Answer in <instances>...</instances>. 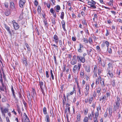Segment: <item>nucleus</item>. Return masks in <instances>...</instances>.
Returning <instances> with one entry per match:
<instances>
[{
  "label": "nucleus",
  "instance_id": "f257e3e1",
  "mask_svg": "<svg viewBox=\"0 0 122 122\" xmlns=\"http://www.w3.org/2000/svg\"><path fill=\"white\" fill-rule=\"evenodd\" d=\"M117 100L116 101L115 103L113 105L114 111L117 112V110L120 107V99L118 97H117Z\"/></svg>",
  "mask_w": 122,
  "mask_h": 122
},
{
  "label": "nucleus",
  "instance_id": "f03ea898",
  "mask_svg": "<svg viewBox=\"0 0 122 122\" xmlns=\"http://www.w3.org/2000/svg\"><path fill=\"white\" fill-rule=\"evenodd\" d=\"M14 29L17 30L19 28L20 26L18 24L15 22V20H13L12 21Z\"/></svg>",
  "mask_w": 122,
  "mask_h": 122
},
{
  "label": "nucleus",
  "instance_id": "7ed1b4c3",
  "mask_svg": "<svg viewBox=\"0 0 122 122\" xmlns=\"http://www.w3.org/2000/svg\"><path fill=\"white\" fill-rule=\"evenodd\" d=\"M89 85L86 84V85L85 88L84 89V93L85 94V96H87L89 94Z\"/></svg>",
  "mask_w": 122,
  "mask_h": 122
},
{
  "label": "nucleus",
  "instance_id": "20e7f679",
  "mask_svg": "<svg viewBox=\"0 0 122 122\" xmlns=\"http://www.w3.org/2000/svg\"><path fill=\"white\" fill-rule=\"evenodd\" d=\"M29 119L25 113L24 114L23 117L22 119V122H30Z\"/></svg>",
  "mask_w": 122,
  "mask_h": 122
},
{
  "label": "nucleus",
  "instance_id": "39448f33",
  "mask_svg": "<svg viewBox=\"0 0 122 122\" xmlns=\"http://www.w3.org/2000/svg\"><path fill=\"white\" fill-rule=\"evenodd\" d=\"M83 57H82L81 56H77V58L78 59V61H80L82 63H84L85 62V60L84 58Z\"/></svg>",
  "mask_w": 122,
  "mask_h": 122
},
{
  "label": "nucleus",
  "instance_id": "423d86ee",
  "mask_svg": "<svg viewBox=\"0 0 122 122\" xmlns=\"http://www.w3.org/2000/svg\"><path fill=\"white\" fill-rule=\"evenodd\" d=\"M25 0H20L19 2V5L20 7L22 8L25 2Z\"/></svg>",
  "mask_w": 122,
  "mask_h": 122
},
{
  "label": "nucleus",
  "instance_id": "0eeeda50",
  "mask_svg": "<svg viewBox=\"0 0 122 122\" xmlns=\"http://www.w3.org/2000/svg\"><path fill=\"white\" fill-rule=\"evenodd\" d=\"M53 38L54 40L53 41H54L56 44H57L58 41V38L57 35H55L53 37Z\"/></svg>",
  "mask_w": 122,
  "mask_h": 122
},
{
  "label": "nucleus",
  "instance_id": "6e6552de",
  "mask_svg": "<svg viewBox=\"0 0 122 122\" xmlns=\"http://www.w3.org/2000/svg\"><path fill=\"white\" fill-rule=\"evenodd\" d=\"M85 70L87 72H88L90 71V67L89 66H84Z\"/></svg>",
  "mask_w": 122,
  "mask_h": 122
},
{
  "label": "nucleus",
  "instance_id": "1a4fd4ad",
  "mask_svg": "<svg viewBox=\"0 0 122 122\" xmlns=\"http://www.w3.org/2000/svg\"><path fill=\"white\" fill-rule=\"evenodd\" d=\"M78 69V66L77 65H75L73 68L72 71L74 73H76L77 71V70Z\"/></svg>",
  "mask_w": 122,
  "mask_h": 122
},
{
  "label": "nucleus",
  "instance_id": "9d476101",
  "mask_svg": "<svg viewBox=\"0 0 122 122\" xmlns=\"http://www.w3.org/2000/svg\"><path fill=\"white\" fill-rule=\"evenodd\" d=\"M11 91L12 93L13 97H14L15 100L17 101L18 100L16 98V97L15 95V94L14 91L12 86V87L11 88Z\"/></svg>",
  "mask_w": 122,
  "mask_h": 122
},
{
  "label": "nucleus",
  "instance_id": "9b49d317",
  "mask_svg": "<svg viewBox=\"0 0 122 122\" xmlns=\"http://www.w3.org/2000/svg\"><path fill=\"white\" fill-rule=\"evenodd\" d=\"M96 90L97 91V93L99 94L100 93V95L101 94V93H100V92L101 91V88L99 86L97 87L96 89Z\"/></svg>",
  "mask_w": 122,
  "mask_h": 122
},
{
  "label": "nucleus",
  "instance_id": "f8f14e48",
  "mask_svg": "<svg viewBox=\"0 0 122 122\" xmlns=\"http://www.w3.org/2000/svg\"><path fill=\"white\" fill-rule=\"evenodd\" d=\"M96 2L93 0H91V1H88V4L90 5H95L96 4Z\"/></svg>",
  "mask_w": 122,
  "mask_h": 122
},
{
  "label": "nucleus",
  "instance_id": "ddd939ff",
  "mask_svg": "<svg viewBox=\"0 0 122 122\" xmlns=\"http://www.w3.org/2000/svg\"><path fill=\"white\" fill-rule=\"evenodd\" d=\"M0 109L1 111V112L2 111L4 113H6L8 111V109L7 108H5L4 109L2 107H0Z\"/></svg>",
  "mask_w": 122,
  "mask_h": 122
},
{
  "label": "nucleus",
  "instance_id": "4468645a",
  "mask_svg": "<svg viewBox=\"0 0 122 122\" xmlns=\"http://www.w3.org/2000/svg\"><path fill=\"white\" fill-rule=\"evenodd\" d=\"M61 22L62 25V27L63 28L64 30V31H66V30L65 27V21L64 20H63L61 21Z\"/></svg>",
  "mask_w": 122,
  "mask_h": 122
},
{
  "label": "nucleus",
  "instance_id": "2eb2a0df",
  "mask_svg": "<svg viewBox=\"0 0 122 122\" xmlns=\"http://www.w3.org/2000/svg\"><path fill=\"white\" fill-rule=\"evenodd\" d=\"M80 73L81 77V78H83L84 74V71L83 70H81L80 72Z\"/></svg>",
  "mask_w": 122,
  "mask_h": 122
},
{
  "label": "nucleus",
  "instance_id": "dca6fc26",
  "mask_svg": "<svg viewBox=\"0 0 122 122\" xmlns=\"http://www.w3.org/2000/svg\"><path fill=\"white\" fill-rule=\"evenodd\" d=\"M55 10L57 12H59L60 9V7L59 5H57L55 7Z\"/></svg>",
  "mask_w": 122,
  "mask_h": 122
},
{
  "label": "nucleus",
  "instance_id": "f3484780",
  "mask_svg": "<svg viewBox=\"0 0 122 122\" xmlns=\"http://www.w3.org/2000/svg\"><path fill=\"white\" fill-rule=\"evenodd\" d=\"M76 59H72V60L70 62V63L71 65H73L76 64Z\"/></svg>",
  "mask_w": 122,
  "mask_h": 122
},
{
  "label": "nucleus",
  "instance_id": "a211bd4d",
  "mask_svg": "<svg viewBox=\"0 0 122 122\" xmlns=\"http://www.w3.org/2000/svg\"><path fill=\"white\" fill-rule=\"evenodd\" d=\"M36 95V92L34 88H32V92H31V96L33 98Z\"/></svg>",
  "mask_w": 122,
  "mask_h": 122
},
{
  "label": "nucleus",
  "instance_id": "6ab92c4d",
  "mask_svg": "<svg viewBox=\"0 0 122 122\" xmlns=\"http://www.w3.org/2000/svg\"><path fill=\"white\" fill-rule=\"evenodd\" d=\"M28 103L29 106L30 107H31L32 106V99H30L28 100Z\"/></svg>",
  "mask_w": 122,
  "mask_h": 122
},
{
  "label": "nucleus",
  "instance_id": "aec40b11",
  "mask_svg": "<svg viewBox=\"0 0 122 122\" xmlns=\"http://www.w3.org/2000/svg\"><path fill=\"white\" fill-rule=\"evenodd\" d=\"M106 98V97L105 95L103 96L102 97H100L99 99V101H101L102 100V102L103 101H104L105 100Z\"/></svg>",
  "mask_w": 122,
  "mask_h": 122
},
{
  "label": "nucleus",
  "instance_id": "412c9836",
  "mask_svg": "<svg viewBox=\"0 0 122 122\" xmlns=\"http://www.w3.org/2000/svg\"><path fill=\"white\" fill-rule=\"evenodd\" d=\"M10 6L11 8L13 9H14L15 8V5L14 4L13 2H11L10 3Z\"/></svg>",
  "mask_w": 122,
  "mask_h": 122
},
{
  "label": "nucleus",
  "instance_id": "4be33fe9",
  "mask_svg": "<svg viewBox=\"0 0 122 122\" xmlns=\"http://www.w3.org/2000/svg\"><path fill=\"white\" fill-rule=\"evenodd\" d=\"M97 65H95L94 66V68L93 72L94 73H95L97 72Z\"/></svg>",
  "mask_w": 122,
  "mask_h": 122
},
{
  "label": "nucleus",
  "instance_id": "5701e85b",
  "mask_svg": "<svg viewBox=\"0 0 122 122\" xmlns=\"http://www.w3.org/2000/svg\"><path fill=\"white\" fill-rule=\"evenodd\" d=\"M45 121L46 122L50 121V118L48 115H46L45 117Z\"/></svg>",
  "mask_w": 122,
  "mask_h": 122
},
{
  "label": "nucleus",
  "instance_id": "b1692460",
  "mask_svg": "<svg viewBox=\"0 0 122 122\" xmlns=\"http://www.w3.org/2000/svg\"><path fill=\"white\" fill-rule=\"evenodd\" d=\"M111 84L112 86L114 87L115 85V80H112L111 81Z\"/></svg>",
  "mask_w": 122,
  "mask_h": 122
},
{
  "label": "nucleus",
  "instance_id": "393cba45",
  "mask_svg": "<svg viewBox=\"0 0 122 122\" xmlns=\"http://www.w3.org/2000/svg\"><path fill=\"white\" fill-rule=\"evenodd\" d=\"M108 110L109 111V115H110V116L111 117L112 116V109H110V108H109V109L107 108V110Z\"/></svg>",
  "mask_w": 122,
  "mask_h": 122
},
{
  "label": "nucleus",
  "instance_id": "a878e982",
  "mask_svg": "<svg viewBox=\"0 0 122 122\" xmlns=\"http://www.w3.org/2000/svg\"><path fill=\"white\" fill-rule=\"evenodd\" d=\"M39 83L40 88H43V86L44 84L43 82L42 81H40Z\"/></svg>",
  "mask_w": 122,
  "mask_h": 122
},
{
  "label": "nucleus",
  "instance_id": "bb28decb",
  "mask_svg": "<svg viewBox=\"0 0 122 122\" xmlns=\"http://www.w3.org/2000/svg\"><path fill=\"white\" fill-rule=\"evenodd\" d=\"M77 120L79 121H80L81 120V115L80 114H79L77 115Z\"/></svg>",
  "mask_w": 122,
  "mask_h": 122
},
{
  "label": "nucleus",
  "instance_id": "cd10ccee",
  "mask_svg": "<svg viewBox=\"0 0 122 122\" xmlns=\"http://www.w3.org/2000/svg\"><path fill=\"white\" fill-rule=\"evenodd\" d=\"M98 112H96L95 114V117H94V118L96 119H97V118L98 117Z\"/></svg>",
  "mask_w": 122,
  "mask_h": 122
},
{
  "label": "nucleus",
  "instance_id": "c85d7f7f",
  "mask_svg": "<svg viewBox=\"0 0 122 122\" xmlns=\"http://www.w3.org/2000/svg\"><path fill=\"white\" fill-rule=\"evenodd\" d=\"M104 81L103 79V80L102 81H100L102 87H104L105 86V85L104 83Z\"/></svg>",
  "mask_w": 122,
  "mask_h": 122
},
{
  "label": "nucleus",
  "instance_id": "c756f323",
  "mask_svg": "<svg viewBox=\"0 0 122 122\" xmlns=\"http://www.w3.org/2000/svg\"><path fill=\"white\" fill-rule=\"evenodd\" d=\"M88 118L86 117H85L83 120V122H88Z\"/></svg>",
  "mask_w": 122,
  "mask_h": 122
},
{
  "label": "nucleus",
  "instance_id": "7c9ffc66",
  "mask_svg": "<svg viewBox=\"0 0 122 122\" xmlns=\"http://www.w3.org/2000/svg\"><path fill=\"white\" fill-rule=\"evenodd\" d=\"M43 111L44 114H46L47 113L46 109L45 107H44L43 108Z\"/></svg>",
  "mask_w": 122,
  "mask_h": 122
},
{
  "label": "nucleus",
  "instance_id": "2f4dec72",
  "mask_svg": "<svg viewBox=\"0 0 122 122\" xmlns=\"http://www.w3.org/2000/svg\"><path fill=\"white\" fill-rule=\"evenodd\" d=\"M23 64H25L26 66L28 65V63L27 61L26 60V59H24V60H23Z\"/></svg>",
  "mask_w": 122,
  "mask_h": 122
},
{
  "label": "nucleus",
  "instance_id": "473e14b6",
  "mask_svg": "<svg viewBox=\"0 0 122 122\" xmlns=\"http://www.w3.org/2000/svg\"><path fill=\"white\" fill-rule=\"evenodd\" d=\"M64 13L62 12L61 13V15L60 16V18L62 19H64Z\"/></svg>",
  "mask_w": 122,
  "mask_h": 122
},
{
  "label": "nucleus",
  "instance_id": "72a5a7b5",
  "mask_svg": "<svg viewBox=\"0 0 122 122\" xmlns=\"http://www.w3.org/2000/svg\"><path fill=\"white\" fill-rule=\"evenodd\" d=\"M108 74L112 78L113 77V75L112 73H111L110 71H109L108 72Z\"/></svg>",
  "mask_w": 122,
  "mask_h": 122
},
{
  "label": "nucleus",
  "instance_id": "f704fd0d",
  "mask_svg": "<svg viewBox=\"0 0 122 122\" xmlns=\"http://www.w3.org/2000/svg\"><path fill=\"white\" fill-rule=\"evenodd\" d=\"M81 88H79L78 91V92L79 93V94L78 95L80 97L81 96Z\"/></svg>",
  "mask_w": 122,
  "mask_h": 122
},
{
  "label": "nucleus",
  "instance_id": "c9c22d12",
  "mask_svg": "<svg viewBox=\"0 0 122 122\" xmlns=\"http://www.w3.org/2000/svg\"><path fill=\"white\" fill-rule=\"evenodd\" d=\"M104 43L105 44L107 48H108V46L109 45V42L107 41H105L104 42Z\"/></svg>",
  "mask_w": 122,
  "mask_h": 122
},
{
  "label": "nucleus",
  "instance_id": "e433bc0d",
  "mask_svg": "<svg viewBox=\"0 0 122 122\" xmlns=\"http://www.w3.org/2000/svg\"><path fill=\"white\" fill-rule=\"evenodd\" d=\"M98 71V75H100V74L101 73V69L99 67L97 69Z\"/></svg>",
  "mask_w": 122,
  "mask_h": 122
},
{
  "label": "nucleus",
  "instance_id": "4c0bfd02",
  "mask_svg": "<svg viewBox=\"0 0 122 122\" xmlns=\"http://www.w3.org/2000/svg\"><path fill=\"white\" fill-rule=\"evenodd\" d=\"M56 55H55V54H54V60L55 61V63L56 64L57 63V61H56Z\"/></svg>",
  "mask_w": 122,
  "mask_h": 122
},
{
  "label": "nucleus",
  "instance_id": "58836bf2",
  "mask_svg": "<svg viewBox=\"0 0 122 122\" xmlns=\"http://www.w3.org/2000/svg\"><path fill=\"white\" fill-rule=\"evenodd\" d=\"M95 5H90V8L95 9L96 8V7Z\"/></svg>",
  "mask_w": 122,
  "mask_h": 122
},
{
  "label": "nucleus",
  "instance_id": "ea45409f",
  "mask_svg": "<svg viewBox=\"0 0 122 122\" xmlns=\"http://www.w3.org/2000/svg\"><path fill=\"white\" fill-rule=\"evenodd\" d=\"M44 23L45 25L46 26V27H48V25L47 24L46 20H44Z\"/></svg>",
  "mask_w": 122,
  "mask_h": 122
},
{
  "label": "nucleus",
  "instance_id": "a19ab883",
  "mask_svg": "<svg viewBox=\"0 0 122 122\" xmlns=\"http://www.w3.org/2000/svg\"><path fill=\"white\" fill-rule=\"evenodd\" d=\"M80 48L78 50V51L79 52H82V50L81 49V48L82 47H83V46H81V44H80Z\"/></svg>",
  "mask_w": 122,
  "mask_h": 122
},
{
  "label": "nucleus",
  "instance_id": "79ce46f5",
  "mask_svg": "<svg viewBox=\"0 0 122 122\" xmlns=\"http://www.w3.org/2000/svg\"><path fill=\"white\" fill-rule=\"evenodd\" d=\"M83 41L84 42L86 43H88V40L86 38H84L83 39Z\"/></svg>",
  "mask_w": 122,
  "mask_h": 122
},
{
  "label": "nucleus",
  "instance_id": "37998d69",
  "mask_svg": "<svg viewBox=\"0 0 122 122\" xmlns=\"http://www.w3.org/2000/svg\"><path fill=\"white\" fill-rule=\"evenodd\" d=\"M97 112H99V110H101V107L100 105L99 104V106L97 107Z\"/></svg>",
  "mask_w": 122,
  "mask_h": 122
},
{
  "label": "nucleus",
  "instance_id": "c03bdc74",
  "mask_svg": "<svg viewBox=\"0 0 122 122\" xmlns=\"http://www.w3.org/2000/svg\"><path fill=\"white\" fill-rule=\"evenodd\" d=\"M6 98L4 97L2 99V101L3 102H6Z\"/></svg>",
  "mask_w": 122,
  "mask_h": 122
},
{
  "label": "nucleus",
  "instance_id": "a18cd8bd",
  "mask_svg": "<svg viewBox=\"0 0 122 122\" xmlns=\"http://www.w3.org/2000/svg\"><path fill=\"white\" fill-rule=\"evenodd\" d=\"M108 67L110 68H112L113 67L112 66V64L111 63H109L108 64Z\"/></svg>",
  "mask_w": 122,
  "mask_h": 122
},
{
  "label": "nucleus",
  "instance_id": "49530a36",
  "mask_svg": "<svg viewBox=\"0 0 122 122\" xmlns=\"http://www.w3.org/2000/svg\"><path fill=\"white\" fill-rule=\"evenodd\" d=\"M88 42L90 44H91L92 43V40L91 37H89L88 40Z\"/></svg>",
  "mask_w": 122,
  "mask_h": 122
},
{
  "label": "nucleus",
  "instance_id": "de8ad7c7",
  "mask_svg": "<svg viewBox=\"0 0 122 122\" xmlns=\"http://www.w3.org/2000/svg\"><path fill=\"white\" fill-rule=\"evenodd\" d=\"M82 24H84L85 25H87V23L86 22V20H83L82 21Z\"/></svg>",
  "mask_w": 122,
  "mask_h": 122
},
{
  "label": "nucleus",
  "instance_id": "09e8293b",
  "mask_svg": "<svg viewBox=\"0 0 122 122\" xmlns=\"http://www.w3.org/2000/svg\"><path fill=\"white\" fill-rule=\"evenodd\" d=\"M78 70L79 71H80V69L81 68V65L79 64V63H78Z\"/></svg>",
  "mask_w": 122,
  "mask_h": 122
},
{
  "label": "nucleus",
  "instance_id": "8fccbe9b",
  "mask_svg": "<svg viewBox=\"0 0 122 122\" xmlns=\"http://www.w3.org/2000/svg\"><path fill=\"white\" fill-rule=\"evenodd\" d=\"M93 100V97H92L89 99V102L90 104H91Z\"/></svg>",
  "mask_w": 122,
  "mask_h": 122
},
{
  "label": "nucleus",
  "instance_id": "3c124183",
  "mask_svg": "<svg viewBox=\"0 0 122 122\" xmlns=\"http://www.w3.org/2000/svg\"><path fill=\"white\" fill-rule=\"evenodd\" d=\"M38 11L39 13H40L41 12V7L39 5L38 6Z\"/></svg>",
  "mask_w": 122,
  "mask_h": 122
},
{
  "label": "nucleus",
  "instance_id": "603ef678",
  "mask_svg": "<svg viewBox=\"0 0 122 122\" xmlns=\"http://www.w3.org/2000/svg\"><path fill=\"white\" fill-rule=\"evenodd\" d=\"M25 45L26 46V48H27V50H30V48L29 47V46L28 44L27 43H26L25 44Z\"/></svg>",
  "mask_w": 122,
  "mask_h": 122
},
{
  "label": "nucleus",
  "instance_id": "864d4df0",
  "mask_svg": "<svg viewBox=\"0 0 122 122\" xmlns=\"http://www.w3.org/2000/svg\"><path fill=\"white\" fill-rule=\"evenodd\" d=\"M88 118L89 119L91 120L92 119V116H91V114L90 113V114H88Z\"/></svg>",
  "mask_w": 122,
  "mask_h": 122
},
{
  "label": "nucleus",
  "instance_id": "5fc2aeb1",
  "mask_svg": "<svg viewBox=\"0 0 122 122\" xmlns=\"http://www.w3.org/2000/svg\"><path fill=\"white\" fill-rule=\"evenodd\" d=\"M98 60H99V64H101V65H102V61L101 59V58L100 57H99V58L98 59Z\"/></svg>",
  "mask_w": 122,
  "mask_h": 122
},
{
  "label": "nucleus",
  "instance_id": "6e6d98bb",
  "mask_svg": "<svg viewBox=\"0 0 122 122\" xmlns=\"http://www.w3.org/2000/svg\"><path fill=\"white\" fill-rule=\"evenodd\" d=\"M51 45L54 46V47H53V48H54L56 49H57V47L58 46H56L55 44H51Z\"/></svg>",
  "mask_w": 122,
  "mask_h": 122
},
{
  "label": "nucleus",
  "instance_id": "4d7b16f0",
  "mask_svg": "<svg viewBox=\"0 0 122 122\" xmlns=\"http://www.w3.org/2000/svg\"><path fill=\"white\" fill-rule=\"evenodd\" d=\"M5 29H6L8 31H9V30H10L9 27L8 26H5Z\"/></svg>",
  "mask_w": 122,
  "mask_h": 122
},
{
  "label": "nucleus",
  "instance_id": "13d9d810",
  "mask_svg": "<svg viewBox=\"0 0 122 122\" xmlns=\"http://www.w3.org/2000/svg\"><path fill=\"white\" fill-rule=\"evenodd\" d=\"M59 45H60V46H62V42L61 40H59Z\"/></svg>",
  "mask_w": 122,
  "mask_h": 122
},
{
  "label": "nucleus",
  "instance_id": "bf43d9fd",
  "mask_svg": "<svg viewBox=\"0 0 122 122\" xmlns=\"http://www.w3.org/2000/svg\"><path fill=\"white\" fill-rule=\"evenodd\" d=\"M121 73L120 70H117V74L118 75H120V73Z\"/></svg>",
  "mask_w": 122,
  "mask_h": 122
},
{
  "label": "nucleus",
  "instance_id": "052dcab7",
  "mask_svg": "<svg viewBox=\"0 0 122 122\" xmlns=\"http://www.w3.org/2000/svg\"><path fill=\"white\" fill-rule=\"evenodd\" d=\"M52 23L53 24L55 25L56 24L55 22V19H53L52 20Z\"/></svg>",
  "mask_w": 122,
  "mask_h": 122
},
{
  "label": "nucleus",
  "instance_id": "680f3d73",
  "mask_svg": "<svg viewBox=\"0 0 122 122\" xmlns=\"http://www.w3.org/2000/svg\"><path fill=\"white\" fill-rule=\"evenodd\" d=\"M107 114L108 113L107 112V111L106 112H105V114L104 115V116L105 118H106L107 116Z\"/></svg>",
  "mask_w": 122,
  "mask_h": 122
},
{
  "label": "nucleus",
  "instance_id": "e2e57ef3",
  "mask_svg": "<svg viewBox=\"0 0 122 122\" xmlns=\"http://www.w3.org/2000/svg\"><path fill=\"white\" fill-rule=\"evenodd\" d=\"M34 4L36 6H37L38 5V2L37 0H35L34 2Z\"/></svg>",
  "mask_w": 122,
  "mask_h": 122
},
{
  "label": "nucleus",
  "instance_id": "0e129e2a",
  "mask_svg": "<svg viewBox=\"0 0 122 122\" xmlns=\"http://www.w3.org/2000/svg\"><path fill=\"white\" fill-rule=\"evenodd\" d=\"M23 18V15L22 14H21L19 17V18L20 19H22Z\"/></svg>",
  "mask_w": 122,
  "mask_h": 122
},
{
  "label": "nucleus",
  "instance_id": "69168bd1",
  "mask_svg": "<svg viewBox=\"0 0 122 122\" xmlns=\"http://www.w3.org/2000/svg\"><path fill=\"white\" fill-rule=\"evenodd\" d=\"M46 76L47 78H49V75L48 73V71H46Z\"/></svg>",
  "mask_w": 122,
  "mask_h": 122
},
{
  "label": "nucleus",
  "instance_id": "338daca9",
  "mask_svg": "<svg viewBox=\"0 0 122 122\" xmlns=\"http://www.w3.org/2000/svg\"><path fill=\"white\" fill-rule=\"evenodd\" d=\"M73 91L72 92H71L70 93V95H72L74 93V91L75 90L74 88H73Z\"/></svg>",
  "mask_w": 122,
  "mask_h": 122
},
{
  "label": "nucleus",
  "instance_id": "774afa93",
  "mask_svg": "<svg viewBox=\"0 0 122 122\" xmlns=\"http://www.w3.org/2000/svg\"><path fill=\"white\" fill-rule=\"evenodd\" d=\"M6 120L7 122H10V121L9 119V117H6Z\"/></svg>",
  "mask_w": 122,
  "mask_h": 122
}]
</instances>
